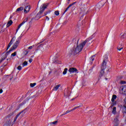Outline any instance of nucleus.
<instances>
[{"mask_svg":"<svg viewBox=\"0 0 126 126\" xmlns=\"http://www.w3.org/2000/svg\"><path fill=\"white\" fill-rule=\"evenodd\" d=\"M121 89L123 94L126 95V86H122Z\"/></svg>","mask_w":126,"mask_h":126,"instance_id":"14","label":"nucleus"},{"mask_svg":"<svg viewBox=\"0 0 126 126\" xmlns=\"http://www.w3.org/2000/svg\"><path fill=\"white\" fill-rule=\"evenodd\" d=\"M104 70L101 69L100 74H99V77H98V80H100V79H101L102 76H103V75H104Z\"/></svg>","mask_w":126,"mask_h":126,"instance_id":"15","label":"nucleus"},{"mask_svg":"<svg viewBox=\"0 0 126 126\" xmlns=\"http://www.w3.org/2000/svg\"><path fill=\"white\" fill-rule=\"evenodd\" d=\"M31 8V7L30 6V5H28L26 6L25 7L24 10V13H28V12H29V11H30V8Z\"/></svg>","mask_w":126,"mask_h":126,"instance_id":"9","label":"nucleus"},{"mask_svg":"<svg viewBox=\"0 0 126 126\" xmlns=\"http://www.w3.org/2000/svg\"><path fill=\"white\" fill-rule=\"evenodd\" d=\"M20 42V41H19V40H17L15 42V43L13 45L12 49H11L9 51V52H11L12 51H13V50H15V49H16V48H17V47H18V45H19Z\"/></svg>","mask_w":126,"mask_h":126,"instance_id":"5","label":"nucleus"},{"mask_svg":"<svg viewBox=\"0 0 126 126\" xmlns=\"http://www.w3.org/2000/svg\"><path fill=\"white\" fill-rule=\"evenodd\" d=\"M32 61H33V60L30 59V60H29V63H31Z\"/></svg>","mask_w":126,"mask_h":126,"instance_id":"44","label":"nucleus"},{"mask_svg":"<svg viewBox=\"0 0 126 126\" xmlns=\"http://www.w3.org/2000/svg\"><path fill=\"white\" fill-rule=\"evenodd\" d=\"M27 111V109H26L25 110H24L23 111L21 112V113H20L19 114H18L16 117L14 118V123H15V122H16V120H17V118L19 117V116H20V114L22 113H23V112H24V114H25V113H26Z\"/></svg>","mask_w":126,"mask_h":126,"instance_id":"12","label":"nucleus"},{"mask_svg":"<svg viewBox=\"0 0 126 126\" xmlns=\"http://www.w3.org/2000/svg\"><path fill=\"white\" fill-rule=\"evenodd\" d=\"M55 15H57V16L60 15V12H59V11H56L55 12Z\"/></svg>","mask_w":126,"mask_h":126,"instance_id":"29","label":"nucleus"},{"mask_svg":"<svg viewBox=\"0 0 126 126\" xmlns=\"http://www.w3.org/2000/svg\"><path fill=\"white\" fill-rule=\"evenodd\" d=\"M76 109H77V107H75V108L71 109V112H72V111H74V110H76Z\"/></svg>","mask_w":126,"mask_h":126,"instance_id":"39","label":"nucleus"},{"mask_svg":"<svg viewBox=\"0 0 126 126\" xmlns=\"http://www.w3.org/2000/svg\"><path fill=\"white\" fill-rule=\"evenodd\" d=\"M48 7V4H43L42 5L40 6V10L38 13V14L36 15V17H37V18L40 19L41 16H40L42 13H43V11H45V9Z\"/></svg>","mask_w":126,"mask_h":126,"instance_id":"4","label":"nucleus"},{"mask_svg":"<svg viewBox=\"0 0 126 126\" xmlns=\"http://www.w3.org/2000/svg\"><path fill=\"white\" fill-rule=\"evenodd\" d=\"M125 105H126V97L124 99Z\"/></svg>","mask_w":126,"mask_h":126,"instance_id":"43","label":"nucleus"},{"mask_svg":"<svg viewBox=\"0 0 126 126\" xmlns=\"http://www.w3.org/2000/svg\"><path fill=\"white\" fill-rule=\"evenodd\" d=\"M23 36V35H22V34H21V35L18 38L17 40H19V41H20L21 38H22Z\"/></svg>","mask_w":126,"mask_h":126,"instance_id":"34","label":"nucleus"},{"mask_svg":"<svg viewBox=\"0 0 126 126\" xmlns=\"http://www.w3.org/2000/svg\"><path fill=\"white\" fill-rule=\"evenodd\" d=\"M32 58H33V56H32Z\"/></svg>","mask_w":126,"mask_h":126,"instance_id":"53","label":"nucleus"},{"mask_svg":"<svg viewBox=\"0 0 126 126\" xmlns=\"http://www.w3.org/2000/svg\"><path fill=\"white\" fill-rule=\"evenodd\" d=\"M21 69H22V67L21 65H19L18 67H17V70H21Z\"/></svg>","mask_w":126,"mask_h":126,"instance_id":"33","label":"nucleus"},{"mask_svg":"<svg viewBox=\"0 0 126 126\" xmlns=\"http://www.w3.org/2000/svg\"><path fill=\"white\" fill-rule=\"evenodd\" d=\"M56 63H58L57 62H56Z\"/></svg>","mask_w":126,"mask_h":126,"instance_id":"50","label":"nucleus"},{"mask_svg":"<svg viewBox=\"0 0 126 126\" xmlns=\"http://www.w3.org/2000/svg\"><path fill=\"white\" fill-rule=\"evenodd\" d=\"M123 47L120 48V47H118L117 48L118 51H122V50H123Z\"/></svg>","mask_w":126,"mask_h":126,"instance_id":"36","label":"nucleus"},{"mask_svg":"<svg viewBox=\"0 0 126 126\" xmlns=\"http://www.w3.org/2000/svg\"><path fill=\"white\" fill-rule=\"evenodd\" d=\"M64 96L65 98H68L70 96V92L68 90L66 91L64 93Z\"/></svg>","mask_w":126,"mask_h":126,"instance_id":"11","label":"nucleus"},{"mask_svg":"<svg viewBox=\"0 0 126 126\" xmlns=\"http://www.w3.org/2000/svg\"><path fill=\"white\" fill-rule=\"evenodd\" d=\"M4 60H5V58H1L0 60V63H2V62H3V61H4Z\"/></svg>","mask_w":126,"mask_h":126,"instance_id":"35","label":"nucleus"},{"mask_svg":"<svg viewBox=\"0 0 126 126\" xmlns=\"http://www.w3.org/2000/svg\"><path fill=\"white\" fill-rule=\"evenodd\" d=\"M67 72V68H65L64 69V71H63V75H65V74H66V73Z\"/></svg>","mask_w":126,"mask_h":126,"instance_id":"23","label":"nucleus"},{"mask_svg":"<svg viewBox=\"0 0 126 126\" xmlns=\"http://www.w3.org/2000/svg\"><path fill=\"white\" fill-rule=\"evenodd\" d=\"M16 38H15V37H14L12 38V39L11 40V41H10L8 46H7V50H8V49H9V48H10V46H11L12 45V44H13V42L16 40Z\"/></svg>","mask_w":126,"mask_h":126,"instance_id":"10","label":"nucleus"},{"mask_svg":"<svg viewBox=\"0 0 126 126\" xmlns=\"http://www.w3.org/2000/svg\"><path fill=\"white\" fill-rule=\"evenodd\" d=\"M68 0V1H70V0Z\"/></svg>","mask_w":126,"mask_h":126,"instance_id":"49","label":"nucleus"},{"mask_svg":"<svg viewBox=\"0 0 126 126\" xmlns=\"http://www.w3.org/2000/svg\"><path fill=\"white\" fill-rule=\"evenodd\" d=\"M11 79H12V78L10 79V80H11Z\"/></svg>","mask_w":126,"mask_h":126,"instance_id":"51","label":"nucleus"},{"mask_svg":"<svg viewBox=\"0 0 126 126\" xmlns=\"http://www.w3.org/2000/svg\"><path fill=\"white\" fill-rule=\"evenodd\" d=\"M71 110H67L66 111L65 113H63V114L62 115V116H64V115H66V114H68V113H70Z\"/></svg>","mask_w":126,"mask_h":126,"instance_id":"26","label":"nucleus"},{"mask_svg":"<svg viewBox=\"0 0 126 126\" xmlns=\"http://www.w3.org/2000/svg\"><path fill=\"white\" fill-rule=\"evenodd\" d=\"M107 58L106 59H104L102 62V64L101 65V69H106V68L107 67Z\"/></svg>","mask_w":126,"mask_h":126,"instance_id":"7","label":"nucleus"},{"mask_svg":"<svg viewBox=\"0 0 126 126\" xmlns=\"http://www.w3.org/2000/svg\"><path fill=\"white\" fill-rule=\"evenodd\" d=\"M27 21H28V19L26 18L24 19V21L18 26V28L16 30V33H17V32H18V30H19V29H20L21 26H22L23 25H24V24H25V23H26V22H27Z\"/></svg>","mask_w":126,"mask_h":126,"instance_id":"6","label":"nucleus"},{"mask_svg":"<svg viewBox=\"0 0 126 126\" xmlns=\"http://www.w3.org/2000/svg\"><path fill=\"white\" fill-rule=\"evenodd\" d=\"M10 125H11V119H8L3 126H10Z\"/></svg>","mask_w":126,"mask_h":126,"instance_id":"13","label":"nucleus"},{"mask_svg":"<svg viewBox=\"0 0 126 126\" xmlns=\"http://www.w3.org/2000/svg\"><path fill=\"white\" fill-rule=\"evenodd\" d=\"M112 114L116 116L114 119V122L115 125H118L119 124V118L120 117V112H117V108L116 107H113L112 110Z\"/></svg>","mask_w":126,"mask_h":126,"instance_id":"2","label":"nucleus"},{"mask_svg":"<svg viewBox=\"0 0 126 126\" xmlns=\"http://www.w3.org/2000/svg\"><path fill=\"white\" fill-rule=\"evenodd\" d=\"M28 64V63L27 62V61H25L23 63V66H26V65H27Z\"/></svg>","mask_w":126,"mask_h":126,"instance_id":"24","label":"nucleus"},{"mask_svg":"<svg viewBox=\"0 0 126 126\" xmlns=\"http://www.w3.org/2000/svg\"><path fill=\"white\" fill-rule=\"evenodd\" d=\"M49 124L50 125V126H56V125H58V121L51 122L49 123Z\"/></svg>","mask_w":126,"mask_h":126,"instance_id":"18","label":"nucleus"},{"mask_svg":"<svg viewBox=\"0 0 126 126\" xmlns=\"http://www.w3.org/2000/svg\"><path fill=\"white\" fill-rule=\"evenodd\" d=\"M48 7V4H43L42 5L40 6V10L38 13V14L36 15V17H37V18L40 19L41 16H40L42 13H43V11H45V9Z\"/></svg>","mask_w":126,"mask_h":126,"instance_id":"3","label":"nucleus"},{"mask_svg":"<svg viewBox=\"0 0 126 126\" xmlns=\"http://www.w3.org/2000/svg\"><path fill=\"white\" fill-rule=\"evenodd\" d=\"M36 83H31L30 86H31V87L33 88L36 85Z\"/></svg>","mask_w":126,"mask_h":126,"instance_id":"25","label":"nucleus"},{"mask_svg":"<svg viewBox=\"0 0 126 126\" xmlns=\"http://www.w3.org/2000/svg\"><path fill=\"white\" fill-rule=\"evenodd\" d=\"M104 4H105V3H103V4H102V3H99L97 5V7H98V8L100 9V8H101V7H103V6H104Z\"/></svg>","mask_w":126,"mask_h":126,"instance_id":"22","label":"nucleus"},{"mask_svg":"<svg viewBox=\"0 0 126 126\" xmlns=\"http://www.w3.org/2000/svg\"><path fill=\"white\" fill-rule=\"evenodd\" d=\"M122 111L123 114H126V105L124 104V106L122 107Z\"/></svg>","mask_w":126,"mask_h":126,"instance_id":"17","label":"nucleus"},{"mask_svg":"<svg viewBox=\"0 0 126 126\" xmlns=\"http://www.w3.org/2000/svg\"><path fill=\"white\" fill-rule=\"evenodd\" d=\"M82 104H80L79 106H76V108H80V107H82Z\"/></svg>","mask_w":126,"mask_h":126,"instance_id":"38","label":"nucleus"},{"mask_svg":"<svg viewBox=\"0 0 126 126\" xmlns=\"http://www.w3.org/2000/svg\"><path fill=\"white\" fill-rule=\"evenodd\" d=\"M16 52H15L14 53L11 54V58H12L13 57H15V56H16Z\"/></svg>","mask_w":126,"mask_h":126,"instance_id":"32","label":"nucleus"},{"mask_svg":"<svg viewBox=\"0 0 126 126\" xmlns=\"http://www.w3.org/2000/svg\"><path fill=\"white\" fill-rule=\"evenodd\" d=\"M27 54H28V51H26Z\"/></svg>","mask_w":126,"mask_h":126,"instance_id":"48","label":"nucleus"},{"mask_svg":"<svg viewBox=\"0 0 126 126\" xmlns=\"http://www.w3.org/2000/svg\"><path fill=\"white\" fill-rule=\"evenodd\" d=\"M33 48V46H30L29 47V50H31V49H32Z\"/></svg>","mask_w":126,"mask_h":126,"instance_id":"42","label":"nucleus"},{"mask_svg":"<svg viewBox=\"0 0 126 126\" xmlns=\"http://www.w3.org/2000/svg\"><path fill=\"white\" fill-rule=\"evenodd\" d=\"M72 100H74V98L72 99Z\"/></svg>","mask_w":126,"mask_h":126,"instance_id":"52","label":"nucleus"},{"mask_svg":"<svg viewBox=\"0 0 126 126\" xmlns=\"http://www.w3.org/2000/svg\"><path fill=\"white\" fill-rule=\"evenodd\" d=\"M24 9V7H20L17 9L16 12H17L18 11H21L22 10H23Z\"/></svg>","mask_w":126,"mask_h":126,"instance_id":"20","label":"nucleus"},{"mask_svg":"<svg viewBox=\"0 0 126 126\" xmlns=\"http://www.w3.org/2000/svg\"><path fill=\"white\" fill-rule=\"evenodd\" d=\"M60 87H61V85H60V84L54 87V88L53 89V91H57L58 90V89H59V88H60Z\"/></svg>","mask_w":126,"mask_h":126,"instance_id":"16","label":"nucleus"},{"mask_svg":"<svg viewBox=\"0 0 126 126\" xmlns=\"http://www.w3.org/2000/svg\"><path fill=\"white\" fill-rule=\"evenodd\" d=\"M46 20H47V21H49V20H50V18H49V17L46 16Z\"/></svg>","mask_w":126,"mask_h":126,"instance_id":"40","label":"nucleus"},{"mask_svg":"<svg viewBox=\"0 0 126 126\" xmlns=\"http://www.w3.org/2000/svg\"><path fill=\"white\" fill-rule=\"evenodd\" d=\"M126 33L123 34L122 35H121V38L122 39H124V38H126Z\"/></svg>","mask_w":126,"mask_h":126,"instance_id":"30","label":"nucleus"},{"mask_svg":"<svg viewBox=\"0 0 126 126\" xmlns=\"http://www.w3.org/2000/svg\"><path fill=\"white\" fill-rule=\"evenodd\" d=\"M112 102V106H110L111 107V108L112 107H113V106H116V105H117V102L116 101H114Z\"/></svg>","mask_w":126,"mask_h":126,"instance_id":"27","label":"nucleus"},{"mask_svg":"<svg viewBox=\"0 0 126 126\" xmlns=\"http://www.w3.org/2000/svg\"><path fill=\"white\" fill-rule=\"evenodd\" d=\"M67 10H68V9H67V8L65 9V10L64 12V13H65V12H66V11H67Z\"/></svg>","mask_w":126,"mask_h":126,"instance_id":"46","label":"nucleus"},{"mask_svg":"<svg viewBox=\"0 0 126 126\" xmlns=\"http://www.w3.org/2000/svg\"><path fill=\"white\" fill-rule=\"evenodd\" d=\"M120 83H121V84H126V81H121L120 82Z\"/></svg>","mask_w":126,"mask_h":126,"instance_id":"37","label":"nucleus"},{"mask_svg":"<svg viewBox=\"0 0 126 126\" xmlns=\"http://www.w3.org/2000/svg\"><path fill=\"white\" fill-rule=\"evenodd\" d=\"M116 99H117V95H113L112 96V99H111L112 102H114V101H115V100H116Z\"/></svg>","mask_w":126,"mask_h":126,"instance_id":"21","label":"nucleus"},{"mask_svg":"<svg viewBox=\"0 0 126 126\" xmlns=\"http://www.w3.org/2000/svg\"><path fill=\"white\" fill-rule=\"evenodd\" d=\"M48 13H50V11L47 12H46V13H44V16H46V15H47V14H48Z\"/></svg>","mask_w":126,"mask_h":126,"instance_id":"41","label":"nucleus"},{"mask_svg":"<svg viewBox=\"0 0 126 126\" xmlns=\"http://www.w3.org/2000/svg\"><path fill=\"white\" fill-rule=\"evenodd\" d=\"M94 57H95V55L92 56L90 58L91 61H92V62H93V61L95 60V59L94 58Z\"/></svg>","mask_w":126,"mask_h":126,"instance_id":"31","label":"nucleus"},{"mask_svg":"<svg viewBox=\"0 0 126 126\" xmlns=\"http://www.w3.org/2000/svg\"><path fill=\"white\" fill-rule=\"evenodd\" d=\"M12 23H13V22H12V20H10L7 24L6 25V27H9V26H10V25H11L12 24Z\"/></svg>","mask_w":126,"mask_h":126,"instance_id":"19","label":"nucleus"},{"mask_svg":"<svg viewBox=\"0 0 126 126\" xmlns=\"http://www.w3.org/2000/svg\"><path fill=\"white\" fill-rule=\"evenodd\" d=\"M2 92H3L2 89L0 90V94H1Z\"/></svg>","mask_w":126,"mask_h":126,"instance_id":"45","label":"nucleus"},{"mask_svg":"<svg viewBox=\"0 0 126 126\" xmlns=\"http://www.w3.org/2000/svg\"><path fill=\"white\" fill-rule=\"evenodd\" d=\"M75 3V2H73L72 4L69 5L67 8L68 9L70 7H71V6H72V5H73V4H74Z\"/></svg>","mask_w":126,"mask_h":126,"instance_id":"28","label":"nucleus"},{"mask_svg":"<svg viewBox=\"0 0 126 126\" xmlns=\"http://www.w3.org/2000/svg\"><path fill=\"white\" fill-rule=\"evenodd\" d=\"M91 39H92V38H90L88 39H86L85 41L77 45L76 47H74L73 50V53L74 54V55H77V54H79V53L82 51V49H83V47L85 46L86 43H87L88 41L91 40Z\"/></svg>","mask_w":126,"mask_h":126,"instance_id":"1","label":"nucleus"},{"mask_svg":"<svg viewBox=\"0 0 126 126\" xmlns=\"http://www.w3.org/2000/svg\"><path fill=\"white\" fill-rule=\"evenodd\" d=\"M69 72L70 73H78L77 69L75 68H70L69 69Z\"/></svg>","mask_w":126,"mask_h":126,"instance_id":"8","label":"nucleus"},{"mask_svg":"<svg viewBox=\"0 0 126 126\" xmlns=\"http://www.w3.org/2000/svg\"><path fill=\"white\" fill-rule=\"evenodd\" d=\"M81 25H82V24L80 23V24L79 25V26H81Z\"/></svg>","mask_w":126,"mask_h":126,"instance_id":"47","label":"nucleus"}]
</instances>
